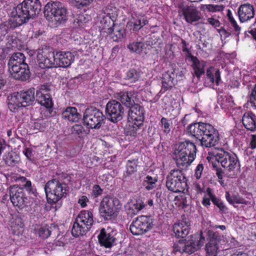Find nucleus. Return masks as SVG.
Here are the masks:
<instances>
[{"label": "nucleus", "mask_w": 256, "mask_h": 256, "mask_svg": "<svg viewBox=\"0 0 256 256\" xmlns=\"http://www.w3.org/2000/svg\"><path fill=\"white\" fill-rule=\"evenodd\" d=\"M88 202V198L85 196H82L79 198L78 203L82 208H84L86 206V204Z\"/></svg>", "instance_id": "052dcab7"}, {"label": "nucleus", "mask_w": 256, "mask_h": 256, "mask_svg": "<svg viewBox=\"0 0 256 256\" xmlns=\"http://www.w3.org/2000/svg\"><path fill=\"white\" fill-rule=\"evenodd\" d=\"M238 166L236 156L225 152V175L230 178L235 177Z\"/></svg>", "instance_id": "dca6fc26"}, {"label": "nucleus", "mask_w": 256, "mask_h": 256, "mask_svg": "<svg viewBox=\"0 0 256 256\" xmlns=\"http://www.w3.org/2000/svg\"><path fill=\"white\" fill-rule=\"evenodd\" d=\"M204 170V166L202 164H199L196 168L194 176L196 179H200L202 175Z\"/></svg>", "instance_id": "5fc2aeb1"}, {"label": "nucleus", "mask_w": 256, "mask_h": 256, "mask_svg": "<svg viewBox=\"0 0 256 256\" xmlns=\"http://www.w3.org/2000/svg\"><path fill=\"white\" fill-rule=\"evenodd\" d=\"M41 4L38 0H24L14 8L11 12V27L15 28L26 22L38 14Z\"/></svg>", "instance_id": "f257e3e1"}, {"label": "nucleus", "mask_w": 256, "mask_h": 256, "mask_svg": "<svg viewBox=\"0 0 256 256\" xmlns=\"http://www.w3.org/2000/svg\"><path fill=\"white\" fill-rule=\"evenodd\" d=\"M63 117L67 118L68 120L72 122H78L82 118L80 113H62Z\"/></svg>", "instance_id": "3c124183"}, {"label": "nucleus", "mask_w": 256, "mask_h": 256, "mask_svg": "<svg viewBox=\"0 0 256 256\" xmlns=\"http://www.w3.org/2000/svg\"><path fill=\"white\" fill-rule=\"evenodd\" d=\"M208 22L210 24L215 27H218L220 26V22H218V20L214 18H208Z\"/></svg>", "instance_id": "69168bd1"}, {"label": "nucleus", "mask_w": 256, "mask_h": 256, "mask_svg": "<svg viewBox=\"0 0 256 256\" xmlns=\"http://www.w3.org/2000/svg\"><path fill=\"white\" fill-rule=\"evenodd\" d=\"M226 199L228 202L234 206L236 204H248V202L238 195H230L228 192H226Z\"/></svg>", "instance_id": "58836bf2"}, {"label": "nucleus", "mask_w": 256, "mask_h": 256, "mask_svg": "<svg viewBox=\"0 0 256 256\" xmlns=\"http://www.w3.org/2000/svg\"><path fill=\"white\" fill-rule=\"evenodd\" d=\"M104 116L108 120L116 122L122 118V113H106Z\"/></svg>", "instance_id": "09e8293b"}, {"label": "nucleus", "mask_w": 256, "mask_h": 256, "mask_svg": "<svg viewBox=\"0 0 256 256\" xmlns=\"http://www.w3.org/2000/svg\"><path fill=\"white\" fill-rule=\"evenodd\" d=\"M144 207V203L140 201H132L128 202L126 206V208L128 211V213L131 215L136 214Z\"/></svg>", "instance_id": "473e14b6"}, {"label": "nucleus", "mask_w": 256, "mask_h": 256, "mask_svg": "<svg viewBox=\"0 0 256 256\" xmlns=\"http://www.w3.org/2000/svg\"><path fill=\"white\" fill-rule=\"evenodd\" d=\"M122 106L119 102L112 100L106 104L105 112H122Z\"/></svg>", "instance_id": "ea45409f"}, {"label": "nucleus", "mask_w": 256, "mask_h": 256, "mask_svg": "<svg viewBox=\"0 0 256 256\" xmlns=\"http://www.w3.org/2000/svg\"><path fill=\"white\" fill-rule=\"evenodd\" d=\"M8 26L6 24H0V39L4 36L8 32Z\"/></svg>", "instance_id": "6e6d98bb"}, {"label": "nucleus", "mask_w": 256, "mask_h": 256, "mask_svg": "<svg viewBox=\"0 0 256 256\" xmlns=\"http://www.w3.org/2000/svg\"><path fill=\"white\" fill-rule=\"evenodd\" d=\"M242 121L244 126L247 130L250 131L256 130V116L254 113H244Z\"/></svg>", "instance_id": "c85d7f7f"}, {"label": "nucleus", "mask_w": 256, "mask_h": 256, "mask_svg": "<svg viewBox=\"0 0 256 256\" xmlns=\"http://www.w3.org/2000/svg\"><path fill=\"white\" fill-rule=\"evenodd\" d=\"M174 232L178 238H184L189 233L190 224L186 220L179 221L173 226Z\"/></svg>", "instance_id": "393cba45"}, {"label": "nucleus", "mask_w": 256, "mask_h": 256, "mask_svg": "<svg viewBox=\"0 0 256 256\" xmlns=\"http://www.w3.org/2000/svg\"><path fill=\"white\" fill-rule=\"evenodd\" d=\"M55 56L56 67L67 68L74 61V55L70 52H58Z\"/></svg>", "instance_id": "aec40b11"}, {"label": "nucleus", "mask_w": 256, "mask_h": 256, "mask_svg": "<svg viewBox=\"0 0 256 256\" xmlns=\"http://www.w3.org/2000/svg\"><path fill=\"white\" fill-rule=\"evenodd\" d=\"M207 192V196L204 197L202 200V204L206 206H208L210 205V200H211L213 202L217 204L218 206L221 208V206L218 204V202L216 200V198L213 195L211 189L208 188L206 190Z\"/></svg>", "instance_id": "c03bdc74"}, {"label": "nucleus", "mask_w": 256, "mask_h": 256, "mask_svg": "<svg viewBox=\"0 0 256 256\" xmlns=\"http://www.w3.org/2000/svg\"><path fill=\"white\" fill-rule=\"evenodd\" d=\"M140 78V74L135 70H130L128 72L126 79L130 80L131 82H134Z\"/></svg>", "instance_id": "49530a36"}, {"label": "nucleus", "mask_w": 256, "mask_h": 256, "mask_svg": "<svg viewBox=\"0 0 256 256\" xmlns=\"http://www.w3.org/2000/svg\"><path fill=\"white\" fill-rule=\"evenodd\" d=\"M32 150L30 148H26L24 151V153L28 158L30 159L32 155Z\"/></svg>", "instance_id": "774afa93"}, {"label": "nucleus", "mask_w": 256, "mask_h": 256, "mask_svg": "<svg viewBox=\"0 0 256 256\" xmlns=\"http://www.w3.org/2000/svg\"><path fill=\"white\" fill-rule=\"evenodd\" d=\"M39 68L42 69L56 67L55 54L47 49H39L36 52Z\"/></svg>", "instance_id": "9b49d317"}, {"label": "nucleus", "mask_w": 256, "mask_h": 256, "mask_svg": "<svg viewBox=\"0 0 256 256\" xmlns=\"http://www.w3.org/2000/svg\"><path fill=\"white\" fill-rule=\"evenodd\" d=\"M152 219L148 216L137 218L130 226V230L134 235H140L148 231L152 227Z\"/></svg>", "instance_id": "ddd939ff"}, {"label": "nucleus", "mask_w": 256, "mask_h": 256, "mask_svg": "<svg viewBox=\"0 0 256 256\" xmlns=\"http://www.w3.org/2000/svg\"><path fill=\"white\" fill-rule=\"evenodd\" d=\"M49 90L48 86L42 85L36 92V98L38 102L41 106H43L47 109L51 108L53 105L52 100L48 94Z\"/></svg>", "instance_id": "6ab92c4d"}, {"label": "nucleus", "mask_w": 256, "mask_h": 256, "mask_svg": "<svg viewBox=\"0 0 256 256\" xmlns=\"http://www.w3.org/2000/svg\"><path fill=\"white\" fill-rule=\"evenodd\" d=\"M224 150L221 148L218 150L214 156V160L212 162V167L216 172V174L218 178L220 183L224 184L223 177L224 174Z\"/></svg>", "instance_id": "f3484780"}, {"label": "nucleus", "mask_w": 256, "mask_h": 256, "mask_svg": "<svg viewBox=\"0 0 256 256\" xmlns=\"http://www.w3.org/2000/svg\"><path fill=\"white\" fill-rule=\"evenodd\" d=\"M94 223V217L92 212L86 210L80 212L74 222L72 234L75 237L82 236L91 228Z\"/></svg>", "instance_id": "423d86ee"}, {"label": "nucleus", "mask_w": 256, "mask_h": 256, "mask_svg": "<svg viewBox=\"0 0 256 256\" xmlns=\"http://www.w3.org/2000/svg\"><path fill=\"white\" fill-rule=\"evenodd\" d=\"M22 64H21V63H18V62H14V61H12V60H9L8 61V70L9 69H11V68H16V67H20L21 66H22Z\"/></svg>", "instance_id": "4d7b16f0"}, {"label": "nucleus", "mask_w": 256, "mask_h": 256, "mask_svg": "<svg viewBox=\"0 0 256 256\" xmlns=\"http://www.w3.org/2000/svg\"><path fill=\"white\" fill-rule=\"evenodd\" d=\"M206 76L211 82L216 83V86L221 81L220 72L218 70L212 66L209 68L206 71Z\"/></svg>", "instance_id": "c9c22d12"}, {"label": "nucleus", "mask_w": 256, "mask_h": 256, "mask_svg": "<svg viewBox=\"0 0 256 256\" xmlns=\"http://www.w3.org/2000/svg\"><path fill=\"white\" fill-rule=\"evenodd\" d=\"M161 122L164 128V132H170V124L168 122L167 120L164 118H162L161 120Z\"/></svg>", "instance_id": "e2e57ef3"}, {"label": "nucleus", "mask_w": 256, "mask_h": 256, "mask_svg": "<svg viewBox=\"0 0 256 256\" xmlns=\"http://www.w3.org/2000/svg\"><path fill=\"white\" fill-rule=\"evenodd\" d=\"M182 50L183 52H184V54H186V55L187 57L190 58H191V57L192 56V55L190 51L187 48L186 43L184 40H182Z\"/></svg>", "instance_id": "13d9d810"}, {"label": "nucleus", "mask_w": 256, "mask_h": 256, "mask_svg": "<svg viewBox=\"0 0 256 256\" xmlns=\"http://www.w3.org/2000/svg\"><path fill=\"white\" fill-rule=\"evenodd\" d=\"M250 146L252 149L256 148V134H252V136Z\"/></svg>", "instance_id": "338daca9"}, {"label": "nucleus", "mask_w": 256, "mask_h": 256, "mask_svg": "<svg viewBox=\"0 0 256 256\" xmlns=\"http://www.w3.org/2000/svg\"><path fill=\"white\" fill-rule=\"evenodd\" d=\"M115 232L110 228H102L98 236L100 244L107 248L112 247L115 242Z\"/></svg>", "instance_id": "a211bd4d"}, {"label": "nucleus", "mask_w": 256, "mask_h": 256, "mask_svg": "<svg viewBox=\"0 0 256 256\" xmlns=\"http://www.w3.org/2000/svg\"><path fill=\"white\" fill-rule=\"evenodd\" d=\"M138 128L139 127L136 126H130V124H128L125 130V133L127 136L134 138L136 136L137 131Z\"/></svg>", "instance_id": "603ef678"}, {"label": "nucleus", "mask_w": 256, "mask_h": 256, "mask_svg": "<svg viewBox=\"0 0 256 256\" xmlns=\"http://www.w3.org/2000/svg\"><path fill=\"white\" fill-rule=\"evenodd\" d=\"M204 130H206V127H204V123L196 122L190 124L188 126V132L190 136L200 140L202 132Z\"/></svg>", "instance_id": "c756f323"}, {"label": "nucleus", "mask_w": 256, "mask_h": 256, "mask_svg": "<svg viewBox=\"0 0 256 256\" xmlns=\"http://www.w3.org/2000/svg\"><path fill=\"white\" fill-rule=\"evenodd\" d=\"M10 196L11 202L14 206L23 208L26 206L27 198L24 195L22 188L16 185L11 186Z\"/></svg>", "instance_id": "4468645a"}, {"label": "nucleus", "mask_w": 256, "mask_h": 256, "mask_svg": "<svg viewBox=\"0 0 256 256\" xmlns=\"http://www.w3.org/2000/svg\"><path fill=\"white\" fill-rule=\"evenodd\" d=\"M117 15L113 13L112 10L106 8L97 13V16L94 18V24L99 28L100 32L107 29L111 24L116 20Z\"/></svg>", "instance_id": "9d476101"}, {"label": "nucleus", "mask_w": 256, "mask_h": 256, "mask_svg": "<svg viewBox=\"0 0 256 256\" xmlns=\"http://www.w3.org/2000/svg\"><path fill=\"white\" fill-rule=\"evenodd\" d=\"M112 27L110 26L107 28V32L109 34L111 38L114 42L120 41L126 34L124 28L120 26H116L114 22L112 24Z\"/></svg>", "instance_id": "a878e982"}, {"label": "nucleus", "mask_w": 256, "mask_h": 256, "mask_svg": "<svg viewBox=\"0 0 256 256\" xmlns=\"http://www.w3.org/2000/svg\"><path fill=\"white\" fill-rule=\"evenodd\" d=\"M129 108L128 112H142V108L138 104H134V102H130V106H127Z\"/></svg>", "instance_id": "864d4df0"}, {"label": "nucleus", "mask_w": 256, "mask_h": 256, "mask_svg": "<svg viewBox=\"0 0 256 256\" xmlns=\"http://www.w3.org/2000/svg\"><path fill=\"white\" fill-rule=\"evenodd\" d=\"M156 182V180L155 178L148 176H146L144 180V184H154Z\"/></svg>", "instance_id": "0e129e2a"}, {"label": "nucleus", "mask_w": 256, "mask_h": 256, "mask_svg": "<svg viewBox=\"0 0 256 256\" xmlns=\"http://www.w3.org/2000/svg\"><path fill=\"white\" fill-rule=\"evenodd\" d=\"M44 190L48 202L53 204L66 196L68 187L66 184L53 180L46 184Z\"/></svg>", "instance_id": "39448f33"}, {"label": "nucleus", "mask_w": 256, "mask_h": 256, "mask_svg": "<svg viewBox=\"0 0 256 256\" xmlns=\"http://www.w3.org/2000/svg\"><path fill=\"white\" fill-rule=\"evenodd\" d=\"M218 250L216 241L214 240H210V242L206 245V251L207 256H216Z\"/></svg>", "instance_id": "a19ab883"}, {"label": "nucleus", "mask_w": 256, "mask_h": 256, "mask_svg": "<svg viewBox=\"0 0 256 256\" xmlns=\"http://www.w3.org/2000/svg\"><path fill=\"white\" fill-rule=\"evenodd\" d=\"M102 190L98 186L95 185L94 186L93 193L96 197L100 195L102 193Z\"/></svg>", "instance_id": "680f3d73"}, {"label": "nucleus", "mask_w": 256, "mask_h": 256, "mask_svg": "<svg viewBox=\"0 0 256 256\" xmlns=\"http://www.w3.org/2000/svg\"><path fill=\"white\" fill-rule=\"evenodd\" d=\"M144 46L143 42H135L128 44V48L130 51L138 54L142 52Z\"/></svg>", "instance_id": "a18cd8bd"}, {"label": "nucleus", "mask_w": 256, "mask_h": 256, "mask_svg": "<svg viewBox=\"0 0 256 256\" xmlns=\"http://www.w3.org/2000/svg\"><path fill=\"white\" fill-rule=\"evenodd\" d=\"M191 62L192 67L196 76L200 78L204 73V68L206 66V62L204 60H199L196 57L192 56Z\"/></svg>", "instance_id": "cd10ccee"}, {"label": "nucleus", "mask_w": 256, "mask_h": 256, "mask_svg": "<svg viewBox=\"0 0 256 256\" xmlns=\"http://www.w3.org/2000/svg\"><path fill=\"white\" fill-rule=\"evenodd\" d=\"M238 14L241 22L250 20L254 16V6L249 4H242L238 8Z\"/></svg>", "instance_id": "5701e85b"}, {"label": "nucleus", "mask_w": 256, "mask_h": 256, "mask_svg": "<svg viewBox=\"0 0 256 256\" xmlns=\"http://www.w3.org/2000/svg\"><path fill=\"white\" fill-rule=\"evenodd\" d=\"M240 72L238 69L228 70L227 75V84L230 88L237 87L239 85Z\"/></svg>", "instance_id": "7c9ffc66"}, {"label": "nucleus", "mask_w": 256, "mask_h": 256, "mask_svg": "<svg viewBox=\"0 0 256 256\" xmlns=\"http://www.w3.org/2000/svg\"><path fill=\"white\" fill-rule=\"evenodd\" d=\"M34 100V89L30 88L20 93L14 94L12 96L8 106L11 112L14 110H22L20 108L26 107L32 104Z\"/></svg>", "instance_id": "0eeeda50"}, {"label": "nucleus", "mask_w": 256, "mask_h": 256, "mask_svg": "<svg viewBox=\"0 0 256 256\" xmlns=\"http://www.w3.org/2000/svg\"><path fill=\"white\" fill-rule=\"evenodd\" d=\"M204 127H206V130H204L203 132H202V146L206 148L215 146L219 140L218 132L208 124L204 123Z\"/></svg>", "instance_id": "f8f14e48"}, {"label": "nucleus", "mask_w": 256, "mask_h": 256, "mask_svg": "<svg viewBox=\"0 0 256 256\" xmlns=\"http://www.w3.org/2000/svg\"><path fill=\"white\" fill-rule=\"evenodd\" d=\"M34 232L36 235L43 239L48 238L51 234V230L46 224L36 226Z\"/></svg>", "instance_id": "4c0bfd02"}, {"label": "nucleus", "mask_w": 256, "mask_h": 256, "mask_svg": "<svg viewBox=\"0 0 256 256\" xmlns=\"http://www.w3.org/2000/svg\"><path fill=\"white\" fill-rule=\"evenodd\" d=\"M138 160H128L126 164V170L124 174L126 176H129L137 170Z\"/></svg>", "instance_id": "37998d69"}, {"label": "nucleus", "mask_w": 256, "mask_h": 256, "mask_svg": "<svg viewBox=\"0 0 256 256\" xmlns=\"http://www.w3.org/2000/svg\"><path fill=\"white\" fill-rule=\"evenodd\" d=\"M186 186L185 178L180 170H174L167 177L166 186L174 192H182Z\"/></svg>", "instance_id": "1a4fd4ad"}, {"label": "nucleus", "mask_w": 256, "mask_h": 256, "mask_svg": "<svg viewBox=\"0 0 256 256\" xmlns=\"http://www.w3.org/2000/svg\"><path fill=\"white\" fill-rule=\"evenodd\" d=\"M10 226L12 234L20 236L24 232V224L22 220L18 217H13L10 221Z\"/></svg>", "instance_id": "bb28decb"}, {"label": "nucleus", "mask_w": 256, "mask_h": 256, "mask_svg": "<svg viewBox=\"0 0 256 256\" xmlns=\"http://www.w3.org/2000/svg\"><path fill=\"white\" fill-rule=\"evenodd\" d=\"M178 8L180 12L182 14L184 20L188 23L198 22L201 18L200 12L193 4L188 6L182 4Z\"/></svg>", "instance_id": "2eb2a0df"}, {"label": "nucleus", "mask_w": 256, "mask_h": 256, "mask_svg": "<svg viewBox=\"0 0 256 256\" xmlns=\"http://www.w3.org/2000/svg\"><path fill=\"white\" fill-rule=\"evenodd\" d=\"M10 76L16 80H27L30 76V72L28 64H22L20 67L9 69Z\"/></svg>", "instance_id": "b1692460"}, {"label": "nucleus", "mask_w": 256, "mask_h": 256, "mask_svg": "<svg viewBox=\"0 0 256 256\" xmlns=\"http://www.w3.org/2000/svg\"><path fill=\"white\" fill-rule=\"evenodd\" d=\"M130 22L132 24H133V30L138 31L144 26L146 25L148 23V21L143 16H138L136 18L132 16Z\"/></svg>", "instance_id": "e433bc0d"}, {"label": "nucleus", "mask_w": 256, "mask_h": 256, "mask_svg": "<svg viewBox=\"0 0 256 256\" xmlns=\"http://www.w3.org/2000/svg\"><path fill=\"white\" fill-rule=\"evenodd\" d=\"M144 120L143 113H128V124L130 126L140 127L142 124Z\"/></svg>", "instance_id": "72a5a7b5"}, {"label": "nucleus", "mask_w": 256, "mask_h": 256, "mask_svg": "<svg viewBox=\"0 0 256 256\" xmlns=\"http://www.w3.org/2000/svg\"><path fill=\"white\" fill-rule=\"evenodd\" d=\"M196 152L195 144L189 140H186L180 142L176 147L173 153V158L178 167H187L194 160Z\"/></svg>", "instance_id": "f03ea898"}, {"label": "nucleus", "mask_w": 256, "mask_h": 256, "mask_svg": "<svg viewBox=\"0 0 256 256\" xmlns=\"http://www.w3.org/2000/svg\"><path fill=\"white\" fill-rule=\"evenodd\" d=\"M227 17L234 30L237 32L238 35L240 30V28L237 24L236 21L232 16V12L230 10H228Z\"/></svg>", "instance_id": "de8ad7c7"}, {"label": "nucleus", "mask_w": 256, "mask_h": 256, "mask_svg": "<svg viewBox=\"0 0 256 256\" xmlns=\"http://www.w3.org/2000/svg\"><path fill=\"white\" fill-rule=\"evenodd\" d=\"M9 60L14 61L16 62H18V63L21 64H26L25 62L26 56L22 53L21 52H16L14 54L10 57Z\"/></svg>", "instance_id": "8fccbe9b"}, {"label": "nucleus", "mask_w": 256, "mask_h": 256, "mask_svg": "<svg viewBox=\"0 0 256 256\" xmlns=\"http://www.w3.org/2000/svg\"><path fill=\"white\" fill-rule=\"evenodd\" d=\"M71 134L74 137L80 138H83L86 134V131L84 128L80 124H74L72 126Z\"/></svg>", "instance_id": "79ce46f5"}, {"label": "nucleus", "mask_w": 256, "mask_h": 256, "mask_svg": "<svg viewBox=\"0 0 256 256\" xmlns=\"http://www.w3.org/2000/svg\"><path fill=\"white\" fill-rule=\"evenodd\" d=\"M176 75V70L173 68L168 70L162 74V86L160 92V93H164L165 91L174 86Z\"/></svg>", "instance_id": "4be33fe9"}, {"label": "nucleus", "mask_w": 256, "mask_h": 256, "mask_svg": "<svg viewBox=\"0 0 256 256\" xmlns=\"http://www.w3.org/2000/svg\"><path fill=\"white\" fill-rule=\"evenodd\" d=\"M134 94L133 92H122L116 93L114 97L119 99L124 105L127 106H130V102H134Z\"/></svg>", "instance_id": "2f4dec72"}, {"label": "nucleus", "mask_w": 256, "mask_h": 256, "mask_svg": "<svg viewBox=\"0 0 256 256\" xmlns=\"http://www.w3.org/2000/svg\"><path fill=\"white\" fill-rule=\"evenodd\" d=\"M90 22V16L87 15H79L74 18V26L78 29L82 30L88 26Z\"/></svg>", "instance_id": "f704fd0d"}, {"label": "nucleus", "mask_w": 256, "mask_h": 256, "mask_svg": "<svg viewBox=\"0 0 256 256\" xmlns=\"http://www.w3.org/2000/svg\"><path fill=\"white\" fill-rule=\"evenodd\" d=\"M70 1L74 2L82 6H86L89 5L94 0H69Z\"/></svg>", "instance_id": "bf43d9fd"}, {"label": "nucleus", "mask_w": 256, "mask_h": 256, "mask_svg": "<svg viewBox=\"0 0 256 256\" xmlns=\"http://www.w3.org/2000/svg\"><path fill=\"white\" fill-rule=\"evenodd\" d=\"M204 238L200 234L192 236L188 240L179 241L174 244L176 252L191 254L198 250L204 244Z\"/></svg>", "instance_id": "6e6552de"}, {"label": "nucleus", "mask_w": 256, "mask_h": 256, "mask_svg": "<svg viewBox=\"0 0 256 256\" xmlns=\"http://www.w3.org/2000/svg\"><path fill=\"white\" fill-rule=\"evenodd\" d=\"M44 16L50 22L62 24L68 19V11L62 3L50 2L44 6Z\"/></svg>", "instance_id": "20e7f679"}, {"label": "nucleus", "mask_w": 256, "mask_h": 256, "mask_svg": "<svg viewBox=\"0 0 256 256\" xmlns=\"http://www.w3.org/2000/svg\"><path fill=\"white\" fill-rule=\"evenodd\" d=\"M122 208L119 200L114 196H106L100 202L99 212L100 216L106 220L115 219Z\"/></svg>", "instance_id": "7ed1b4c3"}, {"label": "nucleus", "mask_w": 256, "mask_h": 256, "mask_svg": "<svg viewBox=\"0 0 256 256\" xmlns=\"http://www.w3.org/2000/svg\"><path fill=\"white\" fill-rule=\"evenodd\" d=\"M84 124L90 128H99L103 120L102 113H88L84 116Z\"/></svg>", "instance_id": "412c9836"}]
</instances>
